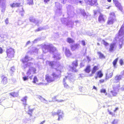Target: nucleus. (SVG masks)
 <instances>
[{
  "label": "nucleus",
  "mask_w": 124,
  "mask_h": 124,
  "mask_svg": "<svg viewBox=\"0 0 124 124\" xmlns=\"http://www.w3.org/2000/svg\"><path fill=\"white\" fill-rule=\"evenodd\" d=\"M82 44L83 46H85V41L84 40H82L81 41Z\"/></svg>",
  "instance_id": "50"
},
{
  "label": "nucleus",
  "mask_w": 124,
  "mask_h": 124,
  "mask_svg": "<svg viewBox=\"0 0 124 124\" xmlns=\"http://www.w3.org/2000/svg\"><path fill=\"white\" fill-rule=\"evenodd\" d=\"M27 3L29 5H32L33 4V0H27Z\"/></svg>",
  "instance_id": "26"
},
{
  "label": "nucleus",
  "mask_w": 124,
  "mask_h": 124,
  "mask_svg": "<svg viewBox=\"0 0 124 124\" xmlns=\"http://www.w3.org/2000/svg\"><path fill=\"white\" fill-rule=\"evenodd\" d=\"M97 54L99 55V57L101 59L104 58H105V56L103 54H102L101 52H98Z\"/></svg>",
  "instance_id": "23"
},
{
  "label": "nucleus",
  "mask_w": 124,
  "mask_h": 124,
  "mask_svg": "<svg viewBox=\"0 0 124 124\" xmlns=\"http://www.w3.org/2000/svg\"><path fill=\"white\" fill-rule=\"evenodd\" d=\"M9 94L13 97H15L16 96V93L15 92H12L10 93Z\"/></svg>",
  "instance_id": "35"
},
{
  "label": "nucleus",
  "mask_w": 124,
  "mask_h": 124,
  "mask_svg": "<svg viewBox=\"0 0 124 124\" xmlns=\"http://www.w3.org/2000/svg\"><path fill=\"white\" fill-rule=\"evenodd\" d=\"M110 18H112V17H116V16L115 15V13L114 12H112L110 14Z\"/></svg>",
  "instance_id": "29"
},
{
  "label": "nucleus",
  "mask_w": 124,
  "mask_h": 124,
  "mask_svg": "<svg viewBox=\"0 0 124 124\" xmlns=\"http://www.w3.org/2000/svg\"><path fill=\"white\" fill-rule=\"evenodd\" d=\"M113 73L112 72L108 71L106 74L105 79L107 80L109 78H111L113 76Z\"/></svg>",
  "instance_id": "11"
},
{
  "label": "nucleus",
  "mask_w": 124,
  "mask_h": 124,
  "mask_svg": "<svg viewBox=\"0 0 124 124\" xmlns=\"http://www.w3.org/2000/svg\"><path fill=\"white\" fill-rule=\"evenodd\" d=\"M60 65L59 64V65H58L57 66H56V67L57 68H58V67H60Z\"/></svg>",
  "instance_id": "58"
},
{
  "label": "nucleus",
  "mask_w": 124,
  "mask_h": 124,
  "mask_svg": "<svg viewBox=\"0 0 124 124\" xmlns=\"http://www.w3.org/2000/svg\"><path fill=\"white\" fill-rule=\"evenodd\" d=\"M113 2L115 4V6L117 7L118 9L121 11L122 10V7L121 4L117 0H113Z\"/></svg>",
  "instance_id": "7"
},
{
  "label": "nucleus",
  "mask_w": 124,
  "mask_h": 124,
  "mask_svg": "<svg viewBox=\"0 0 124 124\" xmlns=\"http://www.w3.org/2000/svg\"><path fill=\"white\" fill-rule=\"evenodd\" d=\"M21 3H15V4L16 7H19L21 5Z\"/></svg>",
  "instance_id": "37"
},
{
  "label": "nucleus",
  "mask_w": 124,
  "mask_h": 124,
  "mask_svg": "<svg viewBox=\"0 0 124 124\" xmlns=\"http://www.w3.org/2000/svg\"><path fill=\"white\" fill-rule=\"evenodd\" d=\"M57 114L58 115H63V112L61 111V110H58L57 113Z\"/></svg>",
  "instance_id": "33"
},
{
  "label": "nucleus",
  "mask_w": 124,
  "mask_h": 124,
  "mask_svg": "<svg viewBox=\"0 0 124 124\" xmlns=\"http://www.w3.org/2000/svg\"><path fill=\"white\" fill-rule=\"evenodd\" d=\"M67 41L69 43H73L74 42V40L70 38H67Z\"/></svg>",
  "instance_id": "25"
},
{
  "label": "nucleus",
  "mask_w": 124,
  "mask_h": 124,
  "mask_svg": "<svg viewBox=\"0 0 124 124\" xmlns=\"http://www.w3.org/2000/svg\"><path fill=\"white\" fill-rule=\"evenodd\" d=\"M65 79L64 78L63 79V84L64 87L66 88H68L69 87V85L67 84V83L65 82Z\"/></svg>",
  "instance_id": "27"
},
{
  "label": "nucleus",
  "mask_w": 124,
  "mask_h": 124,
  "mask_svg": "<svg viewBox=\"0 0 124 124\" xmlns=\"http://www.w3.org/2000/svg\"><path fill=\"white\" fill-rule=\"evenodd\" d=\"M121 90L122 91H124V87H122L121 88Z\"/></svg>",
  "instance_id": "55"
},
{
  "label": "nucleus",
  "mask_w": 124,
  "mask_h": 124,
  "mask_svg": "<svg viewBox=\"0 0 124 124\" xmlns=\"http://www.w3.org/2000/svg\"><path fill=\"white\" fill-rule=\"evenodd\" d=\"M48 64L49 66L51 67H53L54 65L53 62H49Z\"/></svg>",
  "instance_id": "31"
},
{
  "label": "nucleus",
  "mask_w": 124,
  "mask_h": 124,
  "mask_svg": "<svg viewBox=\"0 0 124 124\" xmlns=\"http://www.w3.org/2000/svg\"><path fill=\"white\" fill-rule=\"evenodd\" d=\"M97 45H100V44L99 43H97Z\"/></svg>",
  "instance_id": "63"
},
{
  "label": "nucleus",
  "mask_w": 124,
  "mask_h": 124,
  "mask_svg": "<svg viewBox=\"0 0 124 124\" xmlns=\"http://www.w3.org/2000/svg\"><path fill=\"white\" fill-rule=\"evenodd\" d=\"M10 6L12 8L16 7L15 3H13L12 4H10Z\"/></svg>",
  "instance_id": "42"
},
{
  "label": "nucleus",
  "mask_w": 124,
  "mask_h": 124,
  "mask_svg": "<svg viewBox=\"0 0 124 124\" xmlns=\"http://www.w3.org/2000/svg\"><path fill=\"white\" fill-rule=\"evenodd\" d=\"M114 22V19L109 18V19L107 22V24H112Z\"/></svg>",
  "instance_id": "22"
},
{
  "label": "nucleus",
  "mask_w": 124,
  "mask_h": 124,
  "mask_svg": "<svg viewBox=\"0 0 124 124\" xmlns=\"http://www.w3.org/2000/svg\"><path fill=\"white\" fill-rule=\"evenodd\" d=\"M63 115H60L58 116V121H60L62 120L63 119Z\"/></svg>",
  "instance_id": "30"
},
{
  "label": "nucleus",
  "mask_w": 124,
  "mask_h": 124,
  "mask_svg": "<svg viewBox=\"0 0 124 124\" xmlns=\"http://www.w3.org/2000/svg\"><path fill=\"white\" fill-rule=\"evenodd\" d=\"M36 70L35 69L32 67H30L27 71L26 74L28 76L30 75L31 74H34L36 73Z\"/></svg>",
  "instance_id": "6"
},
{
  "label": "nucleus",
  "mask_w": 124,
  "mask_h": 124,
  "mask_svg": "<svg viewBox=\"0 0 124 124\" xmlns=\"http://www.w3.org/2000/svg\"><path fill=\"white\" fill-rule=\"evenodd\" d=\"M99 69V68L98 66H94L92 68L91 70V74L88 75V76L90 77L93 76L94 74Z\"/></svg>",
  "instance_id": "5"
},
{
  "label": "nucleus",
  "mask_w": 124,
  "mask_h": 124,
  "mask_svg": "<svg viewBox=\"0 0 124 124\" xmlns=\"http://www.w3.org/2000/svg\"><path fill=\"white\" fill-rule=\"evenodd\" d=\"M5 23H6V24H8V18H6L5 21Z\"/></svg>",
  "instance_id": "46"
},
{
  "label": "nucleus",
  "mask_w": 124,
  "mask_h": 124,
  "mask_svg": "<svg viewBox=\"0 0 124 124\" xmlns=\"http://www.w3.org/2000/svg\"><path fill=\"white\" fill-rule=\"evenodd\" d=\"M43 84L42 83H39L38 84L39 85H40L41 84Z\"/></svg>",
  "instance_id": "60"
},
{
  "label": "nucleus",
  "mask_w": 124,
  "mask_h": 124,
  "mask_svg": "<svg viewBox=\"0 0 124 124\" xmlns=\"http://www.w3.org/2000/svg\"><path fill=\"white\" fill-rule=\"evenodd\" d=\"M98 12V11H97L94 10L93 11L94 15H96Z\"/></svg>",
  "instance_id": "49"
},
{
  "label": "nucleus",
  "mask_w": 124,
  "mask_h": 124,
  "mask_svg": "<svg viewBox=\"0 0 124 124\" xmlns=\"http://www.w3.org/2000/svg\"><path fill=\"white\" fill-rule=\"evenodd\" d=\"M14 53L15 52L13 49L10 48L7 49L6 51L7 57L10 58L13 57Z\"/></svg>",
  "instance_id": "1"
},
{
  "label": "nucleus",
  "mask_w": 124,
  "mask_h": 124,
  "mask_svg": "<svg viewBox=\"0 0 124 124\" xmlns=\"http://www.w3.org/2000/svg\"><path fill=\"white\" fill-rule=\"evenodd\" d=\"M50 44L48 45H44L42 47V49L43 51L46 50H49Z\"/></svg>",
  "instance_id": "19"
},
{
  "label": "nucleus",
  "mask_w": 124,
  "mask_h": 124,
  "mask_svg": "<svg viewBox=\"0 0 124 124\" xmlns=\"http://www.w3.org/2000/svg\"><path fill=\"white\" fill-rule=\"evenodd\" d=\"M118 58H117L113 61L112 62L113 66L114 68H116V64L118 60Z\"/></svg>",
  "instance_id": "21"
},
{
  "label": "nucleus",
  "mask_w": 124,
  "mask_h": 124,
  "mask_svg": "<svg viewBox=\"0 0 124 124\" xmlns=\"http://www.w3.org/2000/svg\"><path fill=\"white\" fill-rule=\"evenodd\" d=\"M93 89H95L96 90H97L96 88L94 86H93Z\"/></svg>",
  "instance_id": "53"
},
{
  "label": "nucleus",
  "mask_w": 124,
  "mask_h": 124,
  "mask_svg": "<svg viewBox=\"0 0 124 124\" xmlns=\"http://www.w3.org/2000/svg\"><path fill=\"white\" fill-rule=\"evenodd\" d=\"M67 0H62V3L64 4L66 3Z\"/></svg>",
  "instance_id": "48"
},
{
  "label": "nucleus",
  "mask_w": 124,
  "mask_h": 124,
  "mask_svg": "<svg viewBox=\"0 0 124 124\" xmlns=\"http://www.w3.org/2000/svg\"><path fill=\"white\" fill-rule=\"evenodd\" d=\"M103 44L105 46H107L109 45V44L104 40H103Z\"/></svg>",
  "instance_id": "36"
},
{
  "label": "nucleus",
  "mask_w": 124,
  "mask_h": 124,
  "mask_svg": "<svg viewBox=\"0 0 124 124\" xmlns=\"http://www.w3.org/2000/svg\"><path fill=\"white\" fill-rule=\"evenodd\" d=\"M116 47V45L115 43H112L109 45L108 48V51L110 52H112L115 51Z\"/></svg>",
  "instance_id": "4"
},
{
  "label": "nucleus",
  "mask_w": 124,
  "mask_h": 124,
  "mask_svg": "<svg viewBox=\"0 0 124 124\" xmlns=\"http://www.w3.org/2000/svg\"><path fill=\"white\" fill-rule=\"evenodd\" d=\"M106 92V90L104 89H102L100 90V92L103 93H105Z\"/></svg>",
  "instance_id": "38"
},
{
  "label": "nucleus",
  "mask_w": 124,
  "mask_h": 124,
  "mask_svg": "<svg viewBox=\"0 0 124 124\" xmlns=\"http://www.w3.org/2000/svg\"><path fill=\"white\" fill-rule=\"evenodd\" d=\"M45 78L47 82L48 83L53 82L54 81V79L51 77L48 74H47L46 75Z\"/></svg>",
  "instance_id": "8"
},
{
  "label": "nucleus",
  "mask_w": 124,
  "mask_h": 124,
  "mask_svg": "<svg viewBox=\"0 0 124 124\" xmlns=\"http://www.w3.org/2000/svg\"><path fill=\"white\" fill-rule=\"evenodd\" d=\"M119 63L121 65H123V60L122 59L120 60Z\"/></svg>",
  "instance_id": "44"
},
{
  "label": "nucleus",
  "mask_w": 124,
  "mask_h": 124,
  "mask_svg": "<svg viewBox=\"0 0 124 124\" xmlns=\"http://www.w3.org/2000/svg\"><path fill=\"white\" fill-rule=\"evenodd\" d=\"M43 29V28H39L37 29H36V31H39L42 30Z\"/></svg>",
  "instance_id": "43"
},
{
  "label": "nucleus",
  "mask_w": 124,
  "mask_h": 124,
  "mask_svg": "<svg viewBox=\"0 0 124 124\" xmlns=\"http://www.w3.org/2000/svg\"><path fill=\"white\" fill-rule=\"evenodd\" d=\"M38 81V79L37 77L36 76L34 77L33 78V80L32 81V82L34 84L36 83Z\"/></svg>",
  "instance_id": "28"
},
{
  "label": "nucleus",
  "mask_w": 124,
  "mask_h": 124,
  "mask_svg": "<svg viewBox=\"0 0 124 124\" xmlns=\"http://www.w3.org/2000/svg\"><path fill=\"white\" fill-rule=\"evenodd\" d=\"M1 77L2 78V83L4 85L6 84L8 81L7 78L6 77H5L4 75L2 76Z\"/></svg>",
  "instance_id": "12"
},
{
  "label": "nucleus",
  "mask_w": 124,
  "mask_h": 124,
  "mask_svg": "<svg viewBox=\"0 0 124 124\" xmlns=\"http://www.w3.org/2000/svg\"><path fill=\"white\" fill-rule=\"evenodd\" d=\"M49 1V0H44V2L45 3H46Z\"/></svg>",
  "instance_id": "52"
},
{
  "label": "nucleus",
  "mask_w": 124,
  "mask_h": 124,
  "mask_svg": "<svg viewBox=\"0 0 124 124\" xmlns=\"http://www.w3.org/2000/svg\"><path fill=\"white\" fill-rule=\"evenodd\" d=\"M115 121V120H114L112 122V123L113 124H114V121Z\"/></svg>",
  "instance_id": "64"
},
{
  "label": "nucleus",
  "mask_w": 124,
  "mask_h": 124,
  "mask_svg": "<svg viewBox=\"0 0 124 124\" xmlns=\"http://www.w3.org/2000/svg\"><path fill=\"white\" fill-rule=\"evenodd\" d=\"M110 92L112 95L109 94L108 95V97H110L112 96H117V93L115 91L111 90L110 91Z\"/></svg>",
  "instance_id": "14"
},
{
  "label": "nucleus",
  "mask_w": 124,
  "mask_h": 124,
  "mask_svg": "<svg viewBox=\"0 0 124 124\" xmlns=\"http://www.w3.org/2000/svg\"><path fill=\"white\" fill-rule=\"evenodd\" d=\"M105 82V80L104 79H101L99 80V82L100 84L102 83Z\"/></svg>",
  "instance_id": "39"
},
{
  "label": "nucleus",
  "mask_w": 124,
  "mask_h": 124,
  "mask_svg": "<svg viewBox=\"0 0 124 124\" xmlns=\"http://www.w3.org/2000/svg\"><path fill=\"white\" fill-rule=\"evenodd\" d=\"M111 0H107V1L109 2H110L111 1Z\"/></svg>",
  "instance_id": "59"
},
{
  "label": "nucleus",
  "mask_w": 124,
  "mask_h": 124,
  "mask_svg": "<svg viewBox=\"0 0 124 124\" xmlns=\"http://www.w3.org/2000/svg\"><path fill=\"white\" fill-rule=\"evenodd\" d=\"M23 79L24 81H25L27 80L28 79V77H27L24 76L23 77Z\"/></svg>",
  "instance_id": "41"
},
{
  "label": "nucleus",
  "mask_w": 124,
  "mask_h": 124,
  "mask_svg": "<svg viewBox=\"0 0 124 124\" xmlns=\"http://www.w3.org/2000/svg\"><path fill=\"white\" fill-rule=\"evenodd\" d=\"M56 50V48L55 47L53 46L52 45L50 44V47L49 50V51L53 53Z\"/></svg>",
  "instance_id": "17"
},
{
  "label": "nucleus",
  "mask_w": 124,
  "mask_h": 124,
  "mask_svg": "<svg viewBox=\"0 0 124 124\" xmlns=\"http://www.w3.org/2000/svg\"><path fill=\"white\" fill-rule=\"evenodd\" d=\"M98 20L99 22L100 23L105 22V19L103 15L101 14H100Z\"/></svg>",
  "instance_id": "13"
},
{
  "label": "nucleus",
  "mask_w": 124,
  "mask_h": 124,
  "mask_svg": "<svg viewBox=\"0 0 124 124\" xmlns=\"http://www.w3.org/2000/svg\"><path fill=\"white\" fill-rule=\"evenodd\" d=\"M52 75L53 76V78L55 79V78H57L59 77V76L56 74L55 73H53L52 74Z\"/></svg>",
  "instance_id": "32"
},
{
  "label": "nucleus",
  "mask_w": 124,
  "mask_h": 124,
  "mask_svg": "<svg viewBox=\"0 0 124 124\" xmlns=\"http://www.w3.org/2000/svg\"><path fill=\"white\" fill-rule=\"evenodd\" d=\"M72 65L73 66L72 67H71V69L72 70V71L75 72H77L78 70L75 69V68L77 67L78 66V61L76 60L73 62Z\"/></svg>",
  "instance_id": "3"
},
{
  "label": "nucleus",
  "mask_w": 124,
  "mask_h": 124,
  "mask_svg": "<svg viewBox=\"0 0 124 124\" xmlns=\"http://www.w3.org/2000/svg\"><path fill=\"white\" fill-rule=\"evenodd\" d=\"M115 80L116 81V82H118L119 81L122 79V76L121 75H116L114 78Z\"/></svg>",
  "instance_id": "18"
},
{
  "label": "nucleus",
  "mask_w": 124,
  "mask_h": 124,
  "mask_svg": "<svg viewBox=\"0 0 124 124\" xmlns=\"http://www.w3.org/2000/svg\"><path fill=\"white\" fill-rule=\"evenodd\" d=\"M28 58H29L28 56H25L24 58V59H23L22 60V62L23 63H24L25 62H26L25 61V60L28 59Z\"/></svg>",
  "instance_id": "34"
},
{
  "label": "nucleus",
  "mask_w": 124,
  "mask_h": 124,
  "mask_svg": "<svg viewBox=\"0 0 124 124\" xmlns=\"http://www.w3.org/2000/svg\"><path fill=\"white\" fill-rule=\"evenodd\" d=\"M108 111L109 112V114L110 115H114L113 113L110 111L109 109H108Z\"/></svg>",
  "instance_id": "40"
},
{
  "label": "nucleus",
  "mask_w": 124,
  "mask_h": 124,
  "mask_svg": "<svg viewBox=\"0 0 124 124\" xmlns=\"http://www.w3.org/2000/svg\"><path fill=\"white\" fill-rule=\"evenodd\" d=\"M96 75L97 76H96L95 78H96L98 77L99 78H101L103 76V74L101 70H99L96 73Z\"/></svg>",
  "instance_id": "20"
},
{
  "label": "nucleus",
  "mask_w": 124,
  "mask_h": 124,
  "mask_svg": "<svg viewBox=\"0 0 124 124\" xmlns=\"http://www.w3.org/2000/svg\"><path fill=\"white\" fill-rule=\"evenodd\" d=\"M124 35V25H123L120 28L119 31L117 38Z\"/></svg>",
  "instance_id": "9"
},
{
  "label": "nucleus",
  "mask_w": 124,
  "mask_h": 124,
  "mask_svg": "<svg viewBox=\"0 0 124 124\" xmlns=\"http://www.w3.org/2000/svg\"><path fill=\"white\" fill-rule=\"evenodd\" d=\"M65 53V55L67 57H69L72 55V53L67 48H66Z\"/></svg>",
  "instance_id": "16"
},
{
  "label": "nucleus",
  "mask_w": 124,
  "mask_h": 124,
  "mask_svg": "<svg viewBox=\"0 0 124 124\" xmlns=\"http://www.w3.org/2000/svg\"><path fill=\"white\" fill-rule=\"evenodd\" d=\"M79 44H76L70 45V48L72 51H75L79 48Z\"/></svg>",
  "instance_id": "10"
},
{
  "label": "nucleus",
  "mask_w": 124,
  "mask_h": 124,
  "mask_svg": "<svg viewBox=\"0 0 124 124\" xmlns=\"http://www.w3.org/2000/svg\"><path fill=\"white\" fill-rule=\"evenodd\" d=\"M3 52V50L1 47H0V54H2Z\"/></svg>",
  "instance_id": "47"
},
{
  "label": "nucleus",
  "mask_w": 124,
  "mask_h": 124,
  "mask_svg": "<svg viewBox=\"0 0 124 124\" xmlns=\"http://www.w3.org/2000/svg\"><path fill=\"white\" fill-rule=\"evenodd\" d=\"M45 122V121L44 120V121H42L40 123V124H43Z\"/></svg>",
  "instance_id": "54"
},
{
  "label": "nucleus",
  "mask_w": 124,
  "mask_h": 124,
  "mask_svg": "<svg viewBox=\"0 0 124 124\" xmlns=\"http://www.w3.org/2000/svg\"><path fill=\"white\" fill-rule=\"evenodd\" d=\"M119 47L120 48H121L122 47V45L121 44H120L119 45Z\"/></svg>",
  "instance_id": "56"
},
{
  "label": "nucleus",
  "mask_w": 124,
  "mask_h": 124,
  "mask_svg": "<svg viewBox=\"0 0 124 124\" xmlns=\"http://www.w3.org/2000/svg\"><path fill=\"white\" fill-rule=\"evenodd\" d=\"M34 109H30L29 110L28 112L30 113H32L34 110Z\"/></svg>",
  "instance_id": "45"
},
{
  "label": "nucleus",
  "mask_w": 124,
  "mask_h": 124,
  "mask_svg": "<svg viewBox=\"0 0 124 124\" xmlns=\"http://www.w3.org/2000/svg\"><path fill=\"white\" fill-rule=\"evenodd\" d=\"M86 3L91 6H96L98 5L97 0H85Z\"/></svg>",
  "instance_id": "2"
},
{
  "label": "nucleus",
  "mask_w": 124,
  "mask_h": 124,
  "mask_svg": "<svg viewBox=\"0 0 124 124\" xmlns=\"http://www.w3.org/2000/svg\"><path fill=\"white\" fill-rule=\"evenodd\" d=\"M82 1H79V2L81 3H82Z\"/></svg>",
  "instance_id": "62"
},
{
  "label": "nucleus",
  "mask_w": 124,
  "mask_h": 124,
  "mask_svg": "<svg viewBox=\"0 0 124 124\" xmlns=\"http://www.w3.org/2000/svg\"><path fill=\"white\" fill-rule=\"evenodd\" d=\"M2 102V101H1V100L0 99V105L1 104V103Z\"/></svg>",
  "instance_id": "61"
},
{
  "label": "nucleus",
  "mask_w": 124,
  "mask_h": 124,
  "mask_svg": "<svg viewBox=\"0 0 124 124\" xmlns=\"http://www.w3.org/2000/svg\"><path fill=\"white\" fill-rule=\"evenodd\" d=\"M27 97L25 96L23 97L21 100V101H23V103L24 106H25L27 105L26 103V101L27 100Z\"/></svg>",
  "instance_id": "24"
},
{
  "label": "nucleus",
  "mask_w": 124,
  "mask_h": 124,
  "mask_svg": "<svg viewBox=\"0 0 124 124\" xmlns=\"http://www.w3.org/2000/svg\"><path fill=\"white\" fill-rule=\"evenodd\" d=\"M30 43V41H28L27 43H26V45H28V44H29Z\"/></svg>",
  "instance_id": "57"
},
{
  "label": "nucleus",
  "mask_w": 124,
  "mask_h": 124,
  "mask_svg": "<svg viewBox=\"0 0 124 124\" xmlns=\"http://www.w3.org/2000/svg\"><path fill=\"white\" fill-rule=\"evenodd\" d=\"M118 108L117 107H116L115 110H114V112H115L117 110H118Z\"/></svg>",
  "instance_id": "51"
},
{
  "label": "nucleus",
  "mask_w": 124,
  "mask_h": 124,
  "mask_svg": "<svg viewBox=\"0 0 124 124\" xmlns=\"http://www.w3.org/2000/svg\"><path fill=\"white\" fill-rule=\"evenodd\" d=\"M91 70V66L90 65H87L84 69V71L86 73H89Z\"/></svg>",
  "instance_id": "15"
}]
</instances>
